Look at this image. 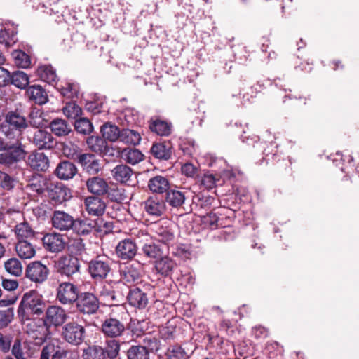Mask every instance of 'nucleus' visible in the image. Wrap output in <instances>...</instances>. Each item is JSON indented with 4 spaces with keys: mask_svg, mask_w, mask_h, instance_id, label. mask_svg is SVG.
Returning a JSON list of instances; mask_svg holds the SVG:
<instances>
[{
    "mask_svg": "<svg viewBox=\"0 0 359 359\" xmlns=\"http://www.w3.org/2000/svg\"><path fill=\"white\" fill-rule=\"evenodd\" d=\"M88 190L96 195H102L107 193L108 190L107 183L102 179L98 177H93L90 178L86 182Z\"/></svg>",
    "mask_w": 359,
    "mask_h": 359,
    "instance_id": "obj_35",
    "label": "nucleus"
},
{
    "mask_svg": "<svg viewBox=\"0 0 359 359\" xmlns=\"http://www.w3.org/2000/svg\"><path fill=\"white\" fill-rule=\"evenodd\" d=\"M128 197L122 187H114V202L118 203H126Z\"/></svg>",
    "mask_w": 359,
    "mask_h": 359,
    "instance_id": "obj_62",
    "label": "nucleus"
},
{
    "mask_svg": "<svg viewBox=\"0 0 359 359\" xmlns=\"http://www.w3.org/2000/svg\"><path fill=\"white\" fill-rule=\"evenodd\" d=\"M48 187L46 181L41 177H33L27 186V189L37 194H43L47 191Z\"/></svg>",
    "mask_w": 359,
    "mask_h": 359,
    "instance_id": "obj_46",
    "label": "nucleus"
},
{
    "mask_svg": "<svg viewBox=\"0 0 359 359\" xmlns=\"http://www.w3.org/2000/svg\"><path fill=\"white\" fill-rule=\"evenodd\" d=\"M31 142L39 149H51L55 145L52 134L41 128L34 133Z\"/></svg>",
    "mask_w": 359,
    "mask_h": 359,
    "instance_id": "obj_18",
    "label": "nucleus"
},
{
    "mask_svg": "<svg viewBox=\"0 0 359 359\" xmlns=\"http://www.w3.org/2000/svg\"><path fill=\"white\" fill-rule=\"evenodd\" d=\"M78 163L81 165L83 170L89 175H95L101 169L99 160L92 154H82L79 157Z\"/></svg>",
    "mask_w": 359,
    "mask_h": 359,
    "instance_id": "obj_22",
    "label": "nucleus"
},
{
    "mask_svg": "<svg viewBox=\"0 0 359 359\" xmlns=\"http://www.w3.org/2000/svg\"><path fill=\"white\" fill-rule=\"evenodd\" d=\"M95 222V229L97 232L104 235L112 233V222H104L102 219H97Z\"/></svg>",
    "mask_w": 359,
    "mask_h": 359,
    "instance_id": "obj_61",
    "label": "nucleus"
},
{
    "mask_svg": "<svg viewBox=\"0 0 359 359\" xmlns=\"http://www.w3.org/2000/svg\"><path fill=\"white\" fill-rule=\"evenodd\" d=\"M142 140L139 132L128 128H120L114 124V142L118 141L127 145L137 146Z\"/></svg>",
    "mask_w": 359,
    "mask_h": 359,
    "instance_id": "obj_11",
    "label": "nucleus"
},
{
    "mask_svg": "<svg viewBox=\"0 0 359 359\" xmlns=\"http://www.w3.org/2000/svg\"><path fill=\"white\" fill-rule=\"evenodd\" d=\"M46 122L41 109L34 108L31 110L29 114V123L31 126L37 128H43L46 126Z\"/></svg>",
    "mask_w": 359,
    "mask_h": 359,
    "instance_id": "obj_43",
    "label": "nucleus"
},
{
    "mask_svg": "<svg viewBox=\"0 0 359 359\" xmlns=\"http://www.w3.org/2000/svg\"><path fill=\"white\" fill-rule=\"evenodd\" d=\"M48 196L53 205H60L71 198V191L61 183L51 184L47 189Z\"/></svg>",
    "mask_w": 359,
    "mask_h": 359,
    "instance_id": "obj_14",
    "label": "nucleus"
},
{
    "mask_svg": "<svg viewBox=\"0 0 359 359\" xmlns=\"http://www.w3.org/2000/svg\"><path fill=\"white\" fill-rule=\"evenodd\" d=\"M128 300L130 305L139 309L144 308L148 303L146 293L137 287L130 290Z\"/></svg>",
    "mask_w": 359,
    "mask_h": 359,
    "instance_id": "obj_33",
    "label": "nucleus"
},
{
    "mask_svg": "<svg viewBox=\"0 0 359 359\" xmlns=\"http://www.w3.org/2000/svg\"><path fill=\"white\" fill-rule=\"evenodd\" d=\"M50 271L40 261L30 262L26 268V277L36 283H42L48 278Z\"/></svg>",
    "mask_w": 359,
    "mask_h": 359,
    "instance_id": "obj_12",
    "label": "nucleus"
},
{
    "mask_svg": "<svg viewBox=\"0 0 359 359\" xmlns=\"http://www.w3.org/2000/svg\"><path fill=\"white\" fill-rule=\"evenodd\" d=\"M26 333L36 345H41L50 338V328L42 318L34 319L28 323L26 325Z\"/></svg>",
    "mask_w": 359,
    "mask_h": 359,
    "instance_id": "obj_4",
    "label": "nucleus"
},
{
    "mask_svg": "<svg viewBox=\"0 0 359 359\" xmlns=\"http://www.w3.org/2000/svg\"><path fill=\"white\" fill-rule=\"evenodd\" d=\"M64 114L69 118H76L81 115V108L74 102H67L63 108Z\"/></svg>",
    "mask_w": 359,
    "mask_h": 359,
    "instance_id": "obj_53",
    "label": "nucleus"
},
{
    "mask_svg": "<svg viewBox=\"0 0 359 359\" xmlns=\"http://www.w3.org/2000/svg\"><path fill=\"white\" fill-rule=\"evenodd\" d=\"M14 317L13 308H8L0 311V329L6 327L12 321Z\"/></svg>",
    "mask_w": 359,
    "mask_h": 359,
    "instance_id": "obj_59",
    "label": "nucleus"
},
{
    "mask_svg": "<svg viewBox=\"0 0 359 359\" xmlns=\"http://www.w3.org/2000/svg\"><path fill=\"white\" fill-rule=\"evenodd\" d=\"M16 32L10 29L0 30V43L4 44L6 47H9L15 43L17 39L15 38Z\"/></svg>",
    "mask_w": 359,
    "mask_h": 359,
    "instance_id": "obj_54",
    "label": "nucleus"
},
{
    "mask_svg": "<svg viewBox=\"0 0 359 359\" xmlns=\"http://www.w3.org/2000/svg\"><path fill=\"white\" fill-rule=\"evenodd\" d=\"M77 310L83 314H94L99 309L100 302L93 293L85 292L79 293L76 300Z\"/></svg>",
    "mask_w": 359,
    "mask_h": 359,
    "instance_id": "obj_8",
    "label": "nucleus"
},
{
    "mask_svg": "<svg viewBox=\"0 0 359 359\" xmlns=\"http://www.w3.org/2000/svg\"><path fill=\"white\" fill-rule=\"evenodd\" d=\"M142 347H145L147 351L149 352H157L160 348V341L155 337L151 334H144L142 337Z\"/></svg>",
    "mask_w": 359,
    "mask_h": 359,
    "instance_id": "obj_47",
    "label": "nucleus"
},
{
    "mask_svg": "<svg viewBox=\"0 0 359 359\" xmlns=\"http://www.w3.org/2000/svg\"><path fill=\"white\" fill-rule=\"evenodd\" d=\"M96 224L95 221L89 219H74V227L72 229L78 235L86 236L91 233L95 228Z\"/></svg>",
    "mask_w": 359,
    "mask_h": 359,
    "instance_id": "obj_36",
    "label": "nucleus"
},
{
    "mask_svg": "<svg viewBox=\"0 0 359 359\" xmlns=\"http://www.w3.org/2000/svg\"><path fill=\"white\" fill-rule=\"evenodd\" d=\"M86 330L76 322H69L62 327V337L67 343L79 346L84 340Z\"/></svg>",
    "mask_w": 359,
    "mask_h": 359,
    "instance_id": "obj_6",
    "label": "nucleus"
},
{
    "mask_svg": "<svg viewBox=\"0 0 359 359\" xmlns=\"http://www.w3.org/2000/svg\"><path fill=\"white\" fill-rule=\"evenodd\" d=\"M15 251L21 259H31L36 254L34 245L29 241H20L15 245Z\"/></svg>",
    "mask_w": 359,
    "mask_h": 359,
    "instance_id": "obj_39",
    "label": "nucleus"
},
{
    "mask_svg": "<svg viewBox=\"0 0 359 359\" xmlns=\"http://www.w3.org/2000/svg\"><path fill=\"white\" fill-rule=\"evenodd\" d=\"M167 358L168 359H187L188 355L181 346L175 345L168 349Z\"/></svg>",
    "mask_w": 359,
    "mask_h": 359,
    "instance_id": "obj_56",
    "label": "nucleus"
},
{
    "mask_svg": "<svg viewBox=\"0 0 359 359\" xmlns=\"http://www.w3.org/2000/svg\"><path fill=\"white\" fill-rule=\"evenodd\" d=\"M86 210L88 213L93 216L102 215L106 208V205L100 198L89 196L85 199Z\"/></svg>",
    "mask_w": 359,
    "mask_h": 359,
    "instance_id": "obj_30",
    "label": "nucleus"
},
{
    "mask_svg": "<svg viewBox=\"0 0 359 359\" xmlns=\"http://www.w3.org/2000/svg\"><path fill=\"white\" fill-rule=\"evenodd\" d=\"M55 266L59 273L69 277L79 272L81 265L77 257L68 255L60 257L55 262Z\"/></svg>",
    "mask_w": 359,
    "mask_h": 359,
    "instance_id": "obj_10",
    "label": "nucleus"
},
{
    "mask_svg": "<svg viewBox=\"0 0 359 359\" xmlns=\"http://www.w3.org/2000/svg\"><path fill=\"white\" fill-rule=\"evenodd\" d=\"M102 331L106 337L105 343L108 347H111L112 343V318H107L102 325Z\"/></svg>",
    "mask_w": 359,
    "mask_h": 359,
    "instance_id": "obj_58",
    "label": "nucleus"
},
{
    "mask_svg": "<svg viewBox=\"0 0 359 359\" xmlns=\"http://www.w3.org/2000/svg\"><path fill=\"white\" fill-rule=\"evenodd\" d=\"M149 130L162 137H168L172 132V124L170 121L161 119L158 117H153L149 121Z\"/></svg>",
    "mask_w": 359,
    "mask_h": 359,
    "instance_id": "obj_19",
    "label": "nucleus"
},
{
    "mask_svg": "<svg viewBox=\"0 0 359 359\" xmlns=\"http://www.w3.org/2000/svg\"><path fill=\"white\" fill-rule=\"evenodd\" d=\"M89 149L97 155L104 157L111 156L112 123L106 122L100 127V135H91L86 140Z\"/></svg>",
    "mask_w": 359,
    "mask_h": 359,
    "instance_id": "obj_2",
    "label": "nucleus"
},
{
    "mask_svg": "<svg viewBox=\"0 0 359 359\" xmlns=\"http://www.w3.org/2000/svg\"><path fill=\"white\" fill-rule=\"evenodd\" d=\"M79 290L77 285L69 283L62 282L57 288V299L63 305H70L78 299Z\"/></svg>",
    "mask_w": 359,
    "mask_h": 359,
    "instance_id": "obj_9",
    "label": "nucleus"
},
{
    "mask_svg": "<svg viewBox=\"0 0 359 359\" xmlns=\"http://www.w3.org/2000/svg\"><path fill=\"white\" fill-rule=\"evenodd\" d=\"M116 120L118 125L128 126L137 123L138 114L133 108L116 109Z\"/></svg>",
    "mask_w": 359,
    "mask_h": 359,
    "instance_id": "obj_23",
    "label": "nucleus"
},
{
    "mask_svg": "<svg viewBox=\"0 0 359 359\" xmlns=\"http://www.w3.org/2000/svg\"><path fill=\"white\" fill-rule=\"evenodd\" d=\"M36 73L42 81L49 84L53 85L54 83H57V81H58L56 72L51 65H43L37 68Z\"/></svg>",
    "mask_w": 359,
    "mask_h": 359,
    "instance_id": "obj_37",
    "label": "nucleus"
},
{
    "mask_svg": "<svg viewBox=\"0 0 359 359\" xmlns=\"http://www.w3.org/2000/svg\"><path fill=\"white\" fill-rule=\"evenodd\" d=\"M46 310V304L41 294L36 290L25 293L18 308L17 313L21 321L29 320L33 315L40 316Z\"/></svg>",
    "mask_w": 359,
    "mask_h": 359,
    "instance_id": "obj_1",
    "label": "nucleus"
},
{
    "mask_svg": "<svg viewBox=\"0 0 359 359\" xmlns=\"http://www.w3.org/2000/svg\"><path fill=\"white\" fill-rule=\"evenodd\" d=\"M151 155L157 159L168 161L172 156V145L170 142H155L150 149Z\"/></svg>",
    "mask_w": 359,
    "mask_h": 359,
    "instance_id": "obj_26",
    "label": "nucleus"
},
{
    "mask_svg": "<svg viewBox=\"0 0 359 359\" xmlns=\"http://www.w3.org/2000/svg\"><path fill=\"white\" fill-rule=\"evenodd\" d=\"M74 128L77 133L82 135H89L93 130V126L87 118H79L74 122Z\"/></svg>",
    "mask_w": 359,
    "mask_h": 359,
    "instance_id": "obj_48",
    "label": "nucleus"
},
{
    "mask_svg": "<svg viewBox=\"0 0 359 359\" xmlns=\"http://www.w3.org/2000/svg\"><path fill=\"white\" fill-rule=\"evenodd\" d=\"M46 319L43 320L50 328L51 326H61L67 319L64 309L58 306H50L46 310Z\"/></svg>",
    "mask_w": 359,
    "mask_h": 359,
    "instance_id": "obj_15",
    "label": "nucleus"
},
{
    "mask_svg": "<svg viewBox=\"0 0 359 359\" xmlns=\"http://www.w3.org/2000/svg\"><path fill=\"white\" fill-rule=\"evenodd\" d=\"M137 248L130 239H124L116 247V253L122 259H130L136 254Z\"/></svg>",
    "mask_w": 359,
    "mask_h": 359,
    "instance_id": "obj_28",
    "label": "nucleus"
},
{
    "mask_svg": "<svg viewBox=\"0 0 359 359\" xmlns=\"http://www.w3.org/2000/svg\"><path fill=\"white\" fill-rule=\"evenodd\" d=\"M77 172V168L74 163L65 160L58 163L55 173L59 179L68 180L72 179Z\"/></svg>",
    "mask_w": 359,
    "mask_h": 359,
    "instance_id": "obj_25",
    "label": "nucleus"
},
{
    "mask_svg": "<svg viewBox=\"0 0 359 359\" xmlns=\"http://www.w3.org/2000/svg\"><path fill=\"white\" fill-rule=\"evenodd\" d=\"M149 189L153 193L163 194L170 189V184L165 177L157 175L151 178L148 183Z\"/></svg>",
    "mask_w": 359,
    "mask_h": 359,
    "instance_id": "obj_34",
    "label": "nucleus"
},
{
    "mask_svg": "<svg viewBox=\"0 0 359 359\" xmlns=\"http://www.w3.org/2000/svg\"><path fill=\"white\" fill-rule=\"evenodd\" d=\"M111 358V351L100 346H92L83 351V359H105L106 355Z\"/></svg>",
    "mask_w": 359,
    "mask_h": 359,
    "instance_id": "obj_38",
    "label": "nucleus"
},
{
    "mask_svg": "<svg viewBox=\"0 0 359 359\" xmlns=\"http://www.w3.org/2000/svg\"><path fill=\"white\" fill-rule=\"evenodd\" d=\"M155 269L156 273L163 277L170 276L177 269L176 262L168 256L160 257L155 262Z\"/></svg>",
    "mask_w": 359,
    "mask_h": 359,
    "instance_id": "obj_21",
    "label": "nucleus"
},
{
    "mask_svg": "<svg viewBox=\"0 0 359 359\" xmlns=\"http://www.w3.org/2000/svg\"><path fill=\"white\" fill-rule=\"evenodd\" d=\"M74 218L63 210H55L51 216L52 226L60 231H67L74 227Z\"/></svg>",
    "mask_w": 359,
    "mask_h": 359,
    "instance_id": "obj_13",
    "label": "nucleus"
},
{
    "mask_svg": "<svg viewBox=\"0 0 359 359\" xmlns=\"http://www.w3.org/2000/svg\"><path fill=\"white\" fill-rule=\"evenodd\" d=\"M143 253L149 258L157 259L162 255L161 248L154 243L145 244L142 248Z\"/></svg>",
    "mask_w": 359,
    "mask_h": 359,
    "instance_id": "obj_55",
    "label": "nucleus"
},
{
    "mask_svg": "<svg viewBox=\"0 0 359 359\" xmlns=\"http://www.w3.org/2000/svg\"><path fill=\"white\" fill-rule=\"evenodd\" d=\"M0 187L10 190L13 187V180L9 175L0 170Z\"/></svg>",
    "mask_w": 359,
    "mask_h": 359,
    "instance_id": "obj_63",
    "label": "nucleus"
},
{
    "mask_svg": "<svg viewBox=\"0 0 359 359\" xmlns=\"http://www.w3.org/2000/svg\"><path fill=\"white\" fill-rule=\"evenodd\" d=\"M114 151H116V157L125 162L135 165L144 159V154L136 148L126 147L121 149L114 147Z\"/></svg>",
    "mask_w": 359,
    "mask_h": 359,
    "instance_id": "obj_17",
    "label": "nucleus"
},
{
    "mask_svg": "<svg viewBox=\"0 0 359 359\" xmlns=\"http://www.w3.org/2000/svg\"><path fill=\"white\" fill-rule=\"evenodd\" d=\"M12 57L15 64L21 68H27L31 65L30 57L24 51L20 50H14L12 53Z\"/></svg>",
    "mask_w": 359,
    "mask_h": 359,
    "instance_id": "obj_49",
    "label": "nucleus"
},
{
    "mask_svg": "<svg viewBox=\"0 0 359 359\" xmlns=\"http://www.w3.org/2000/svg\"><path fill=\"white\" fill-rule=\"evenodd\" d=\"M219 217L215 212L208 213L203 217V224L211 229H216L221 226Z\"/></svg>",
    "mask_w": 359,
    "mask_h": 359,
    "instance_id": "obj_60",
    "label": "nucleus"
},
{
    "mask_svg": "<svg viewBox=\"0 0 359 359\" xmlns=\"http://www.w3.org/2000/svg\"><path fill=\"white\" fill-rule=\"evenodd\" d=\"M44 248L51 252H59L65 248V242L62 235L57 233H47L43 239Z\"/></svg>",
    "mask_w": 359,
    "mask_h": 359,
    "instance_id": "obj_20",
    "label": "nucleus"
},
{
    "mask_svg": "<svg viewBox=\"0 0 359 359\" xmlns=\"http://www.w3.org/2000/svg\"><path fill=\"white\" fill-rule=\"evenodd\" d=\"M145 347L132 346L127 351L128 359H149V353L144 349Z\"/></svg>",
    "mask_w": 359,
    "mask_h": 359,
    "instance_id": "obj_50",
    "label": "nucleus"
},
{
    "mask_svg": "<svg viewBox=\"0 0 359 359\" xmlns=\"http://www.w3.org/2000/svg\"><path fill=\"white\" fill-rule=\"evenodd\" d=\"M28 75L22 71H15L11 74L10 84H13L18 88L24 89L29 84Z\"/></svg>",
    "mask_w": 359,
    "mask_h": 359,
    "instance_id": "obj_45",
    "label": "nucleus"
},
{
    "mask_svg": "<svg viewBox=\"0 0 359 359\" xmlns=\"http://www.w3.org/2000/svg\"><path fill=\"white\" fill-rule=\"evenodd\" d=\"M7 272L15 276H20L22 272L21 262L17 258H11L4 264Z\"/></svg>",
    "mask_w": 359,
    "mask_h": 359,
    "instance_id": "obj_51",
    "label": "nucleus"
},
{
    "mask_svg": "<svg viewBox=\"0 0 359 359\" xmlns=\"http://www.w3.org/2000/svg\"><path fill=\"white\" fill-rule=\"evenodd\" d=\"M27 152L22 142L18 139H14L12 146L5 152L0 154V164L7 168H11L18 162L25 160Z\"/></svg>",
    "mask_w": 359,
    "mask_h": 359,
    "instance_id": "obj_5",
    "label": "nucleus"
},
{
    "mask_svg": "<svg viewBox=\"0 0 359 359\" xmlns=\"http://www.w3.org/2000/svg\"><path fill=\"white\" fill-rule=\"evenodd\" d=\"M219 181V178H216L213 174L209 172L205 173L198 180L200 186L207 190L215 188Z\"/></svg>",
    "mask_w": 359,
    "mask_h": 359,
    "instance_id": "obj_52",
    "label": "nucleus"
},
{
    "mask_svg": "<svg viewBox=\"0 0 359 359\" xmlns=\"http://www.w3.org/2000/svg\"><path fill=\"white\" fill-rule=\"evenodd\" d=\"M170 224L171 223L167 221H159L154 223L151 226L154 238L165 245L172 244L175 236Z\"/></svg>",
    "mask_w": 359,
    "mask_h": 359,
    "instance_id": "obj_7",
    "label": "nucleus"
},
{
    "mask_svg": "<svg viewBox=\"0 0 359 359\" xmlns=\"http://www.w3.org/2000/svg\"><path fill=\"white\" fill-rule=\"evenodd\" d=\"M141 272L133 266L127 267L124 271L123 280L127 283H135L140 280Z\"/></svg>",
    "mask_w": 359,
    "mask_h": 359,
    "instance_id": "obj_57",
    "label": "nucleus"
},
{
    "mask_svg": "<svg viewBox=\"0 0 359 359\" xmlns=\"http://www.w3.org/2000/svg\"><path fill=\"white\" fill-rule=\"evenodd\" d=\"M15 233L18 241H28L34 237V231L27 222H22L15 227Z\"/></svg>",
    "mask_w": 359,
    "mask_h": 359,
    "instance_id": "obj_41",
    "label": "nucleus"
},
{
    "mask_svg": "<svg viewBox=\"0 0 359 359\" xmlns=\"http://www.w3.org/2000/svg\"><path fill=\"white\" fill-rule=\"evenodd\" d=\"M187 191L179 189H169L166 193L165 203L174 208H178L184 203Z\"/></svg>",
    "mask_w": 359,
    "mask_h": 359,
    "instance_id": "obj_31",
    "label": "nucleus"
},
{
    "mask_svg": "<svg viewBox=\"0 0 359 359\" xmlns=\"http://www.w3.org/2000/svg\"><path fill=\"white\" fill-rule=\"evenodd\" d=\"M110 270L111 268L108 262L98 258L91 260L88 264L89 273L93 278L103 279Z\"/></svg>",
    "mask_w": 359,
    "mask_h": 359,
    "instance_id": "obj_24",
    "label": "nucleus"
},
{
    "mask_svg": "<svg viewBox=\"0 0 359 359\" xmlns=\"http://www.w3.org/2000/svg\"><path fill=\"white\" fill-rule=\"evenodd\" d=\"M26 94L29 100L39 105L44 104L48 100L46 91L39 85L29 86L26 90Z\"/></svg>",
    "mask_w": 359,
    "mask_h": 359,
    "instance_id": "obj_29",
    "label": "nucleus"
},
{
    "mask_svg": "<svg viewBox=\"0 0 359 359\" xmlns=\"http://www.w3.org/2000/svg\"><path fill=\"white\" fill-rule=\"evenodd\" d=\"M57 89L62 97L71 100L77 98L79 93V86L76 83L65 82L58 85Z\"/></svg>",
    "mask_w": 359,
    "mask_h": 359,
    "instance_id": "obj_40",
    "label": "nucleus"
},
{
    "mask_svg": "<svg viewBox=\"0 0 359 359\" xmlns=\"http://www.w3.org/2000/svg\"><path fill=\"white\" fill-rule=\"evenodd\" d=\"M28 165L33 170L45 172L49 168V159L43 153L32 152L28 156Z\"/></svg>",
    "mask_w": 359,
    "mask_h": 359,
    "instance_id": "obj_27",
    "label": "nucleus"
},
{
    "mask_svg": "<svg viewBox=\"0 0 359 359\" xmlns=\"http://www.w3.org/2000/svg\"><path fill=\"white\" fill-rule=\"evenodd\" d=\"M62 151L65 156L69 159L76 160L77 162H79V157L82 154H80L79 147L72 142L63 143Z\"/></svg>",
    "mask_w": 359,
    "mask_h": 359,
    "instance_id": "obj_44",
    "label": "nucleus"
},
{
    "mask_svg": "<svg viewBox=\"0 0 359 359\" xmlns=\"http://www.w3.org/2000/svg\"><path fill=\"white\" fill-rule=\"evenodd\" d=\"M132 174V169L126 165H118L114 168V178L121 183L127 182L130 179Z\"/></svg>",
    "mask_w": 359,
    "mask_h": 359,
    "instance_id": "obj_42",
    "label": "nucleus"
},
{
    "mask_svg": "<svg viewBox=\"0 0 359 359\" xmlns=\"http://www.w3.org/2000/svg\"><path fill=\"white\" fill-rule=\"evenodd\" d=\"M26 118L13 111L8 112L0 126L1 131L7 137H16L27 127Z\"/></svg>",
    "mask_w": 359,
    "mask_h": 359,
    "instance_id": "obj_3",
    "label": "nucleus"
},
{
    "mask_svg": "<svg viewBox=\"0 0 359 359\" xmlns=\"http://www.w3.org/2000/svg\"><path fill=\"white\" fill-rule=\"evenodd\" d=\"M175 327L173 326H165L160 330L159 334L162 339L168 340L173 339L175 335Z\"/></svg>",
    "mask_w": 359,
    "mask_h": 359,
    "instance_id": "obj_64",
    "label": "nucleus"
},
{
    "mask_svg": "<svg viewBox=\"0 0 359 359\" xmlns=\"http://www.w3.org/2000/svg\"><path fill=\"white\" fill-rule=\"evenodd\" d=\"M49 127L52 133L57 137L67 136L72 131L69 123L66 120L60 118L51 121Z\"/></svg>",
    "mask_w": 359,
    "mask_h": 359,
    "instance_id": "obj_32",
    "label": "nucleus"
},
{
    "mask_svg": "<svg viewBox=\"0 0 359 359\" xmlns=\"http://www.w3.org/2000/svg\"><path fill=\"white\" fill-rule=\"evenodd\" d=\"M144 211L150 216L161 217L166 210L165 201L157 196L149 197L143 203Z\"/></svg>",
    "mask_w": 359,
    "mask_h": 359,
    "instance_id": "obj_16",
    "label": "nucleus"
}]
</instances>
